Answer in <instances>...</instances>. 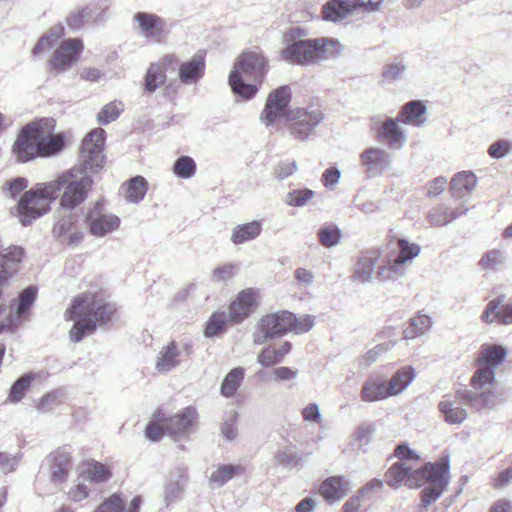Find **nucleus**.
Instances as JSON below:
<instances>
[{
	"label": "nucleus",
	"mask_w": 512,
	"mask_h": 512,
	"mask_svg": "<svg viewBox=\"0 0 512 512\" xmlns=\"http://www.w3.org/2000/svg\"><path fill=\"white\" fill-rule=\"evenodd\" d=\"M125 501L119 495L106 499L94 512H124Z\"/></svg>",
	"instance_id": "54"
},
{
	"label": "nucleus",
	"mask_w": 512,
	"mask_h": 512,
	"mask_svg": "<svg viewBox=\"0 0 512 512\" xmlns=\"http://www.w3.org/2000/svg\"><path fill=\"white\" fill-rule=\"evenodd\" d=\"M432 319L426 314H418L409 321V326L404 329V339L412 340L425 334L432 326Z\"/></svg>",
	"instance_id": "37"
},
{
	"label": "nucleus",
	"mask_w": 512,
	"mask_h": 512,
	"mask_svg": "<svg viewBox=\"0 0 512 512\" xmlns=\"http://www.w3.org/2000/svg\"><path fill=\"white\" fill-rule=\"evenodd\" d=\"M226 321H227V316L225 315L224 312L213 313L210 316L209 320L207 321V324H206V327L204 330V335L209 338L218 335V333H220L223 330V328L226 324Z\"/></svg>",
	"instance_id": "50"
},
{
	"label": "nucleus",
	"mask_w": 512,
	"mask_h": 512,
	"mask_svg": "<svg viewBox=\"0 0 512 512\" xmlns=\"http://www.w3.org/2000/svg\"><path fill=\"white\" fill-rule=\"evenodd\" d=\"M395 345V341L384 342L376 345L374 348L370 349L363 356H361L359 359L360 365L368 367L374 363L379 356L390 351Z\"/></svg>",
	"instance_id": "47"
},
{
	"label": "nucleus",
	"mask_w": 512,
	"mask_h": 512,
	"mask_svg": "<svg viewBox=\"0 0 512 512\" xmlns=\"http://www.w3.org/2000/svg\"><path fill=\"white\" fill-rule=\"evenodd\" d=\"M261 231L262 226L258 221L237 225L232 231L231 241L235 245L243 244L257 238Z\"/></svg>",
	"instance_id": "34"
},
{
	"label": "nucleus",
	"mask_w": 512,
	"mask_h": 512,
	"mask_svg": "<svg viewBox=\"0 0 512 512\" xmlns=\"http://www.w3.org/2000/svg\"><path fill=\"white\" fill-rule=\"evenodd\" d=\"M257 362L263 367H271L280 362L276 355V349L265 347L257 356Z\"/></svg>",
	"instance_id": "62"
},
{
	"label": "nucleus",
	"mask_w": 512,
	"mask_h": 512,
	"mask_svg": "<svg viewBox=\"0 0 512 512\" xmlns=\"http://www.w3.org/2000/svg\"><path fill=\"white\" fill-rule=\"evenodd\" d=\"M255 304V291L253 289H246L241 291L236 299L230 304L229 307V321L234 324L241 323L247 318L253 305Z\"/></svg>",
	"instance_id": "22"
},
{
	"label": "nucleus",
	"mask_w": 512,
	"mask_h": 512,
	"mask_svg": "<svg viewBox=\"0 0 512 512\" xmlns=\"http://www.w3.org/2000/svg\"><path fill=\"white\" fill-rule=\"evenodd\" d=\"M394 457L398 459L397 462L419 461V454L412 450L407 443L397 445L393 453Z\"/></svg>",
	"instance_id": "56"
},
{
	"label": "nucleus",
	"mask_w": 512,
	"mask_h": 512,
	"mask_svg": "<svg viewBox=\"0 0 512 512\" xmlns=\"http://www.w3.org/2000/svg\"><path fill=\"white\" fill-rule=\"evenodd\" d=\"M124 110V104L121 101H112L102 107L97 114V121L102 125H107L115 121Z\"/></svg>",
	"instance_id": "43"
},
{
	"label": "nucleus",
	"mask_w": 512,
	"mask_h": 512,
	"mask_svg": "<svg viewBox=\"0 0 512 512\" xmlns=\"http://www.w3.org/2000/svg\"><path fill=\"white\" fill-rule=\"evenodd\" d=\"M114 312V306L98 294L86 292L76 296L65 312V318L74 321L69 332L71 341L78 343L92 334L97 325L109 322Z\"/></svg>",
	"instance_id": "3"
},
{
	"label": "nucleus",
	"mask_w": 512,
	"mask_h": 512,
	"mask_svg": "<svg viewBox=\"0 0 512 512\" xmlns=\"http://www.w3.org/2000/svg\"><path fill=\"white\" fill-rule=\"evenodd\" d=\"M341 236V230L333 224L323 226L318 231L319 241L326 248L336 246L340 242Z\"/></svg>",
	"instance_id": "44"
},
{
	"label": "nucleus",
	"mask_w": 512,
	"mask_h": 512,
	"mask_svg": "<svg viewBox=\"0 0 512 512\" xmlns=\"http://www.w3.org/2000/svg\"><path fill=\"white\" fill-rule=\"evenodd\" d=\"M315 196L311 189H296L287 193L285 203L291 207H303Z\"/></svg>",
	"instance_id": "45"
},
{
	"label": "nucleus",
	"mask_w": 512,
	"mask_h": 512,
	"mask_svg": "<svg viewBox=\"0 0 512 512\" xmlns=\"http://www.w3.org/2000/svg\"><path fill=\"white\" fill-rule=\"evenodd\" d=\"M21 455L0 452V471L4 474L12 473L19 465Z\"/></svg>",
	"instance_id": "55"
},
{
	"label": "nucleus",
	"mask_w": 512,
	"mask_h": 512,
	"mask_svg": "<svg viewBox=\"0 0 512 512\" xmlns=\"http://www.w3.org/2000/svg\"><path fill=\"white\" fill-rule=\"evenodd\" d=\"M291 100V89L289 86H281L268 95L265 108L260 115V120L269 126L273 124L276 119L285 116L286 108Z\"/></svg>",
	"instance_id": "16"
},
{
	"label": "nucleus",
	"mask_w": 512,
	"mask_h": 512,
	"mask_svg": "<svg viewBox=\"0 0 512 512\" xmlns=\"http://www.w3.org/2000/svg\"><path fill=\"white\" fill-rule=\"evenodd\" d=\"M112 476L110 469L104 464L96 461L88 462L84 471V479L95 483H102L109 480Z\"/></svg>",
	"instance_id": "41"
},
{
	"label": "nucleus",
	"mask_w": 512,
	"mask_h": 512,
	"mask_svg": "<svg viewBox=\"0 0 512 512\" xmlns=\"http://www.w3.org/2000/svg\"><path fill=\"white\" fill-rule=\"evenodd\" d=\"M406 262V258L400 257L396 253H390L387 255L385 263L378 267L376 278L385 282L402 277L405 274Z\"/></svg>",
	"instance_id": "27"
},
{
	"label": "nucleus",
	"mask_w": 512,
	"mask_h": 512,
	"mask_svg": "<svg viewBox=\"0 0 512 512\" xmlns=\"http://www.w3.org/2000/svg\"><path fill=\"white\" fill-rule=\"evenodd\" d=\"M342 46L336 39L317 38L293 41L281 50V59L293 64L308 66L341 53Z\"/></svg>",
	"instance_id": "5"
},
{
	"label": "nucleus",
	"mask_w": 512,
	"mask_h": 512,
	"mask_svg": "<svg viewBox=\"0 0 512 512\" xmlns=\"http://www.w3.org/2000/svg\"><path fill=\"white\" fill-rule=\"evenodd\" d=\"M133 21L136 24L134 28L139 36L154 41L161 40L166 25L164 19L156 14L138 12L134 15Z\"/></svg>",
	"instance_id": "19"
},
{
	"label": "nucleus",
	"mask_w": 512,
	"mask_h": 512,
	"mask_svg": "<svg viewBox=\"0 0 512 512\" xmlns=\"http://www.w3.org/2000/svg\"><path fill=\"white\" fill-rule=\"evenodd\" d=\"M350 480L345 476H333L325 479L320 487V495L329 503L344 498L351 489Z\"/></svg>",
	"instance_id": "21"
},
{
	"label": "nucleus",
	"mask_w": 512,
	"mask_h": 512,
	"mask_svg": "<svg viewBox=\"0 0 512 512\" xmlns=\"http://www.w3.org/2000/svg\"><path fill=\"white\" fill-rule=\"evenodd\" d=\"M126 200L131 203H139L143 200L148 183L142 176H135L126 183Z\"/></svg>",
	"instance_id": "39"
},
{
	"label": "nucleus",
	"mask_w": 512,
	"mask_h": 512,
	"mask_svg": "<svg viewBox=\"0 0 512 512\" xmlns=\"http://www.w3.org/2000/svg\"><path fill=\"white\" fill-rule=\"evenodd\" d=\"M53 235L68 245L76 246L81 243L85 232L80 225V216L73 209L62 208L54 224Z\"/></svg>",
	"instance_id": "12"
},
{
	"label": "nucleus",
	"mask_w": 512,
	"mask_h": 512,
	"mask_svg": "<svg viewBox=\"0 0 512 512\" xmlns=\"http://www.w3.org/2000/svg\"><path fill=\"white\" fill-rule=\"evenodd\" d=\"M88 495L89 489L87 485L80 479L76 480L74 485L69 489L67 493L68 499L72 502H80L86 499Z\"/></svg>",
	"instance_id": "60"
},
{
	"label": "nucleus",
	"mask_w": 512,
	"mask_h": 512,
	"mask_svg": "<svg viewBox=\"0 0 512 512\" xmlns=\"http://www.w3.org/2000/svg\"><path fill=\"white\" fill-rule=\"evenodd\" d=\"M90 15L87 7L77 8L73 10L67 18V24L72 29H79L83 23L84 19Z\"/></svg>",
	"instance_id": "63"
},
{
	"label": "nucleus",
	"mask_w": 512,
	"mask_h": 512,
	"mask_svg": "<svg viewBox=\"0 0 512 512\" xmlns=\"http://www.w3.org/2000/svg\"><path fill=\"white\" fill-rule=\"evenodd\" d=\"M85 218L90 234L95 237H104L120 226V218L106 211L103 201H97L89 208Z\"/></svg>",
	"instance_id": "14"
},
{
	"label": "nucleus",
	"mask_w": 512,
	"mask_h": 512,
	"mask_svg": "<svg viewBox=\"0 0 512 512\" xmlns=\"http://www.w3.org/2000/svg\"><path fill=\"white\" fill-rule=\"evenodd\" d=\"M104 143L105 131L102 128H95L85 136L80 153L81 169L90 173H97L103 168L105 161Z\"/></svg>",
	"instance_id": "8"
},
{
	"label": "nucleus",
	"mask_w": 512,
	"mask_h": 512,
	"mask_svg": "<svg viewBox=\"0 0 512 512\" xmlns=\"http://www.w3.org/2000/svg\"><path fill=\"white\" fill-rule=\"evenodd\" d=\"M398 117H386L381 120L380 117L371 119V131L375 138L391 149H401L407 142L406 131L400 125Z\"/></svg>",
	"instance_id": "11"
},
{
	"label": "nucleus",
	"mask_w": 512,
	"mask_h": 512,
	"mask_svg": "<svg viewBox=\"0 0 512 512\" xmlns=\"http://www.w3.org/2000/svg\"><path fill=\"white\" fill-rule=\"evenodd\" d=\"M48 183L37 184L36 188L24 193L18 203L19 219L22 225H29L33 220L48 212L54 196L44 189Z\"/></svg>",
	"instance_id": "7"
},
{
	"label": "nucleus",
	"mask_w": 512,
	"mask_h": 512,
	"mask_svg": "<svg viewBox=\"0 0 512 512\" xmlns=\"http://www.w3.org/2000/svg\"><path fill=\"white\" fill-rule=\"evenodd\" d=\"M237 419H238V413L235 410H231L225 415L222 427H221V433L222 436L227 439L228 441L234 440L238 435V429H237Z\"/></svg>",
	"instance_id": "51"
},
{
	"label": "nucleus",
	"mask_w": 512,
	"mask_h": 512,
	"mask_svg": "<svg viewBox=\"0 0 512 512\" xmlns=\"http://www.w3.org/2000/svg\"><path fill=\"white\" fill-rule=\"evenodd\" d=\"M315 323V319L311 315H304L302 317H296L293 314V322L291 323L290 331H294L295 333H305L308 332Z\"/></svg>",
	"instance_id": "59"
},
{
	"label": "nucleus",
	"mask_w": 512,
	"mask_h": 512,
	"mask_svg": "<svg viewBox=\"0 0 512 512\" xmlns=\"http://www.w3.org/2000/svg\"><path fill=\"white\" fill-rule=\"evenodd\" d=\"M244 376L245 370L242 367L233 368L230 372H228L221 383V395L226 398L233 397L241 386L244 380Z\"/></svg>",
	"instance_id": "35"
},
{
	"label": "nucleus",
	"mask_w": 512,
	"mask_h": 512,
	"mask_svg": "<svg viewBox=\"0 0 512 512\" xmlns=\"http://www.w3.org/2000/svg\"><path fill=\"white\" fill-rule=\"evenodd\" d=\"M397 244L399 251L396 254L400 257L406 258V261H410L417 257L421 250L419 245L415 243H409L405 239H400Z\"/></svg>",
	"instance_id": "58"
},
{
	"label": "nucleus",
	"mask_w": 512,
	"mask_h": 512,
	"mask_svg": "<svg viewBox=\"0 0 512 512\" xmlns=\"http://www.w3.org/2000/svg\"><path fill=\"white\" fill-rule=\"evenodd\" d=\"M173 172L180 178H191L196 172V163L189 156H181L175 161Z\"/></svg>",
	"instance_id": "48"
},
{
	"label": "nucleus",
	"mask_w": 512,
	"mask_h": 512,
	"mask_svg": "<svg viewBox=\"0 0 512 512\" xmlns=\"http://www.w3.org/2000/svg\"><path fill=\"white\" fill-rule=\"evenodd\" d=\"M360 396L364 402H375L391 397L392 394L385 380L371 378L363 383Z\"/></svg>",
	"instance_id": "29"
},
{
	"label": "nucleus",
	"mask_w": 512,
	"mask_h": 512,
	"mask_svg": "<svg viewBox=\"0 0 512 512\" xmlns=\"http://www.w3.org/2000/svg\"><path fill=\"white\" fill-rule=\"evenodd\" d=\"M477 186V177L471 171L457 173L450 182L451 194L457 198L469 195Z\"/></svg>",
	"instance_id": "30"
},
{
	"label": "nucleus",
	"mask_w": 512,
	"mask_h": 512,
	"mask_svg": "<svg viewBox=\"0 0 512 512\" xmlns=\"http://www.w3.org/2000/svg\"><path fill=\"white\" fill-rule=\"evenodd\" d=\"M55 120L43 118L23 126L18 133L12 154L19 163H27L38 157H49L64 148V137L55 134Z\"/></svg>",
	"instance_id": "2"
},
{
	"label": "nucleus",
	"mask_w": 512,
	"mask_h": 512,
	"mask_svg": "<svg viewBox=\"0 0 512 512\" xmlns=\"http://www.w3.org/2000/svg\"><path fill=\"white\" fill-rule=\"evenodd\" d=\"M406 70V66L401 62H393L384 66L382 77L387 81L399 80Z\"/></svg>",
	"instance_id": "57"
},
{
	"label": "nucleus",
	"mask_w": 512,
	"mask_h": 512,
	"mask_svg": "<svg viewBox=\"0 0 512 512\" xmlns=\"http://www.w3.org/2000/svg\"><path fill=\"white\" fill-rule=\"evenodd\" d=\"M375 425L371 422H363L357 426L353 434L354 440L359 446L367 445L372 441Z\"/></svg>",
	"instance_id": "53"
},
{
	"label": "nucleus",
	"mask_w": 512,
	"mask_h": 512,
	"mask_svg": "<svg viewBox=\"0 0 512 512\" xmlns=\"http://www.w3.org/2000/svg\"><path fill=\"white\" fill-rule=\"evenodd\" d=\"M323 113L319 108H297L287 111L286 120L290 123L289 133L298 140H305L323 120Z\"/></svg>",
	"instance_id": "9"
},
{
	"label": "nucleus",
	"mask_w": 512,
	"mask_h": 512,
	"mask_svg": "<svg viewBox=\"0 0 512 512\" xmlns=\"http://www.w3.org/2000/svg\"><path fill=\"white\" fill-rule=\"evenodd\" d=\"M34 379V376L32 374H25L22 377H20L11 387L10 393H9V401L13 403L19 402L28 387L30 386L32 380Z\"/></svg>",
	"instance_id": "49"
},
{
	"label": "nucleus",
	"mask_w": 512,
	"mask_h": 512,
	"mask_svg": "<svg viewBox=\"0 0 512 512\" xmlns=\"http://www.w3.org/2000/svg\"><path fill=\"white\" fill-rule=\"evenodd\" d=\"M292 322L293 313L288 311H279L263 316L253 333V342L263 344L271 338L290 331Z\"/></svg>",
	"instance_id": "10"
},
{
	"label": "nucleus",
	"mask_w": 512,
	"mask_h": 512,
	"mask_svg": "<svg viewBox=\"0 0 512 512\" xmlns=\"http://www.w3.org/2000/svg\"><path fill=\"white\" fill-rule=\"evenodd\" d=\"M341 172L336 167L326 169L321 177L322 184L330 190H333L339 183Z\"/></svg>",
	"instance_id": "64"
},
{
	"label": "nucleus",
	"mask_w": 512,
	"mask_h": 512,
	"mask_svg": "<svg viewBox=\"0 0 512 512\" xmlns=\"http://www.w3.org/2000/svg\"><path fill=\"white\" fill-rule=\"evenodd\" d=\"M242 471L243 469L240 466L222 465L211 473L209 481L214 487H222L234 476L241 474Z\"/></svg>",
	"instance_id": "40"
},
{
	"label": "nucleus",
	"mask_w": 512,
	"mask_h": 512,
	"mask_svg": "<svg viewBox=\"0 0 512 512\" xmlns=\"http://www.w3.org/2000/svg\"><path fill=\"white\" fill-rule=\"evenodd\" d=\"M438 408L448 424H461L467 418L466 410L449 399L440 401Z\"/></svg>",
	"instance_id": "36"
},
{
	"label": "nucleus",
	"mask_w": 512,
	"mask_h": 512,
	"mask_svg": "<svg viewBox=\"0 0 512 512\" xmlns=\"http://www.w3.org/2000/svg\"><path fill=\"white\" fill-rule=\"evenodd\" d=\"M466 210L462 208L451 209L445 205H438L429 211L427 221L432 226L442 227L457 219Z\"/></svg>",
	"instance_id": "32"
},
{
	"label": "nucleus",
	"mask_w": 512,
	"mask_h": 512,
	"mask_svg": "<svg viewBox=\"0 0 512 512\" xmlns=\"http://www.w3.org/2000/svg\"><path fill=\"white\" fill-rule=\"evenodd\" d=\"M268 72V60L261 51H244L234 63L229 75V85L234 94L244 99L252 98L258 91L254 84L246 80L261 82Z\"/></svg>",
	"instance_id": "4"
},
{
	"label": "nucleus",
	"mask_w": 512,
	"mask_h": 512,
	"mask_svg": "<svg viewBox=\"0 0 512 512\" xmlns=\"http://www.w3.org/2000/svg\"><path fill=\"white\" fill-rule=\"evenodd\" d=\"M88 171L72 168L62 173L56 180L48 182L44 187L50 196L56 199L60 192V205L64 209H74L85 201L93 181Z\"/></svg>",
	"instance_id": "6"
},
{
	"label": "nucleus",
	"mask_w": 512,
	"mask_h": 512,
	"mask_svg": "<svg viewBox=\"0 0 512 512\" xmlns=\"http://www.w3.org/2000/svg\"><path fill=\"white\" fill-rule=\"evenodd\" d=\"M190 354V345L171 340L160 348L155 360V369L160 374H167L180 367Z\"/></svg>",
	"instance_id": "15"
},
{
	"label": "nucleus",
	"mask_w": 512,
	"mask_h": 512,
	"mask_svg": "<svg viewBox=\"0 0 512 512\" xmlns=\"http://www.w3.org/2000/svg\"><path fill=\"white\" fill-rule=\"evenodd\" d=\"M512 151V140L499 139L493 142L487 149L488 155L493 159H502Z\"/></svg>",
	"instance_id": "52"
},
{
	"label": "nucleus",
	"mask_w": 512,
	"mask_h": 512,
	"mask_svg": "<svg viewBox=\"0 0 512 512\" xmlns=\"http://www.w3.org/2000/svg\"><path fill=\"white\" fill-rule=\"evenodd\" d=\"M63 27L54 26L43 35L32 50L33 55H38L50 50L55 42L62 36Z\"/></svg>",
	"instance_id": "42"
},
{
	"label": "nucleus",
	"mask_w": 512,
	"mask_h": 512,
	"mask_svg": "<svg viewBox=\"0 0 512 512\" xmlns=\"http://www.w3.org/2000/svg\"><path fill=\"white\" fill-rule=\"evenodd\" d=\"M297 169V163L294 160L280 161L274 167V175L277 179L283 180L291 176Z\"/></svg>",
	"instance_id": "61"
},
{
	"label": "nucleus",
	"mask_w": 512,
	"mask_h": 512,
	"mask_svg": "<svg viewBox=\"0 0 512 512\" xmlns=\"http://www.w3.org/2000/svg\"><path fill=\"white\" fill-rule=\"evenodd\" d=\"M197 418V410L188 406L179 413L164 418L165 432L175 439L184 438L193 431Z\"/></svg>",
	"instance_id": "18"
},
{
	"label": "nucleus",
	"mask_w": 512,
	"mask_h": 512,
	"mask_svg": "<svg viewBox=\"0 0 512 512\" xmlns=\"http://www.w3.org/2000/svg\"><path fill=\"white\" fill-rule=\"evenodd\" d=\"M82 50L83 43L80 39L75 38L63 41L49 60L48 65L50 70L56 73L67 70L78 60Z\"/></svg>",
	"instance_id": "17"
},
{
	"label": "nucleus",
	"mask_w": 512,
	"mask_h": 512,
	"mask_svg": "<svg viewBox=\"0 0 512 512\" xmlns=\"http://www.w3.org/2000/svg\"><path fill=\"white\" fill-rule=\"evenodd\" d=\"M71 465V456L67 451H57L52 456L51 477L54 481L66 478Z\"/></svg>",
	"instance_id": "38"
},
{
	"label": "nucleus",
	"mask_w": 512,
	"mask_h": 512,
	"mask_svg": "<svg viewBox=\"0 0 512 512\" xmlns=\"http://www.w3.org/2000/svg\"><path fill=\"white\" fill-rule=\"evenodd\" d=\"M507 357V349L502 345L492 344L482 347V403L486 394L494 387L495 369L502 365Z\"/></svg>",
	"instance_id": "13"
},
{
	"label": "nucleus",
	"mask_w": 512,
	"mask_h": 512,
	"mask_svg": "<svg viewBox=\"0 0 512 512\" xmlns=\"http://www.w3.org/2000/svg\"><path fill=\"white\" fill-rule=\"evenodd\" d=\"M175 61L173 55L165 56L161 62L152 63L145 76V91L152 93L166 81V69Z\"/></svg>",
	"instance_id": "26"
},
{
	"label": "nucleus",
	"mask_w": 512,
	"mask_h": 512,
	"mask_svg": "<svg viewBox=\"0 0 512 512\" xmlns=\"http://www.w3.org/2000/svg\"><path fill=\"white\" fill-rule=\"evenodd\" d=\"M355 9L352 0H330L322 8L323 19L341 21Z\"/></svg>",
	"instance_id": "31"
},
{
	"label": "nucleus",
	"mask_w": 512,
	"mask_h": 512,
	"mask_svg": "<svg viewBox=\"0 0 512 512\" xmlns=\"http://www.w3.org/2000/svg\"><path fill=\"white\" fill-rule=\"evenodd\" d=\"M205 61L203 57L195 55L179 66V79L184 84H194L204 75Z\"/></svg>",
	"instance_id": "28"
},
{
	"label": "nucleus",
	"mask_w": 512,
	"mask_h": 512,
	"mask_svg": "<svg viewBox=\"0 0 512 512\" xmlns=\"http://www.w3.org/2000/svg\"><path fill=\"white\" fill-rule=\"evenodd\" d=\"M450 466L448 457H442L437 462H427L417 469H413L406 462H395L385 472V483L397 490L403 486L410 489L420 488L422 505L427 508L438 500L447 490L450 482Z\"/></svg>",
	"instance_id": "1"
},
{
	"label": "nucleus",
	"mask_w": 512,
	"mask_h": 512,
	"mask_svg": "<svg viewBox=\"0 0 512 512\" xmlns=\"http://www.w3.org/2000/svg\"><path fill=\"white\" fill-rule=\"evenodd\" d=\"M37 297V288L35 286L26 287L19 295L16 315L21 317L25 315L34 304Z\"/></svg>",
	"instance_id": "46"
},
{
	"label": "nucleus",
	"mask_w": 512,
	"mask_h": 512,
	"mask_svg": "<svg viewBox=\"0 0 512 512\" xmlns=\"http://www.w3.org/2000/svg\"><path fill=\"white\" fill-rule=\"evenodd\" d=\"M416 371L412 366H404L397 370L387 383L390 394L396 396L404 391L415 379Z\"/></svg>",
	"instance_id": "33"
},
{
	"label": "nucleus",
	"mask_w": 512,
	"mask_h": 512,
	"mask_svg": "<svg viewBox=\"0 0 512 512\" xmlns=\"http://www.w3.org/2000/svg\"><path fill=\"white\" fill-rule=\"evenodd\" d=\"M362 165L371 175L382 174L391 168V154L383 148L371 146L360 154Z\"/></svg>",
	"instance_id": "20"
},
{
	"label": "nucleus",
	"mask_w": 512,
	"mask_h": 512,
	"mask_svg": "<svg viewBox=\"0 0 512 512\" xmlns=\"http://www.w3.org/2000/svg\"><path fill=\"white\" fill-rule=\"evenodd\" d=\"M402 124L422 127L427 122V107L420 100L404 104L397 115Z\"/></svg>",
	"instance_id": "25"
},
{
	"label": "nucleus",
	"mask_w": 512,
	"mask_h": 512,
	"mask_svg": "<svg viewBox=\"0 0 512 512\" xmlns=\"http://www.w3.org/2000/svg\"><path fill=\"white\" fill-rule=\"evenodd\" d=\"M504 295H500L495 299L489 301L482 320L488 323L498 322L501 324H512V303L503 304Z\"/></svg>",
	"instance_id": "24"
},
{
	"label": "nucleus",
	"mask_w": 512,
	"mask_h": 512,
	"mask_svg": "<svg viewBox=\"0 0 512 512\" xmlns=\"http://www.w3.org/2000/svg\"><path fill=\"white\" fill-rule=\"evenodd\" d=\"M378 259V251H367L362 253L358 257L354 266L352 278L362 284L370 283L373 280Z\"/></svg>",
	"instance_id": "23"
}]
</instances>
